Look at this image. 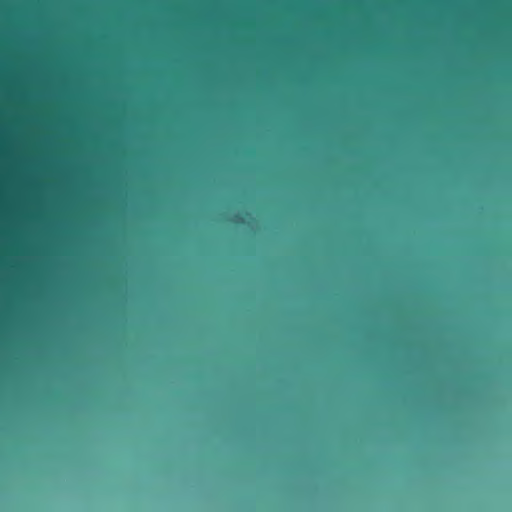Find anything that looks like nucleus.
<instances>
[{
  "label": "nucleus",
  "instance_id": "obj_1",
  "mask_svg": "<svg viewBox=\"0 0 512 512\" xmlns=\"http://www.w3.org/2000/svg\"><path fill=\"white\" fill-rule=\"evenodd\" d=\"M234 221L236 223H243V218L239 215H236L235 218H234Z\"/></svg>",
  "mask_w": 512,
  "mask_h": 512
}]
</instances>
